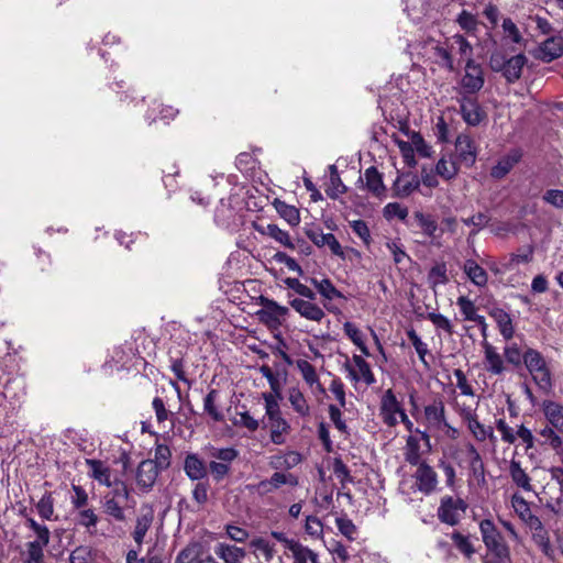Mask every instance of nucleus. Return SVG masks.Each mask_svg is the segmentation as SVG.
Instances as JSON below:
<instances>
[{"instance_id": "nucleus-56", "label": "nucleus", "mask_w": 563, "mask_h": 563, "mask_svg": "<svg viewBox=\"0 0 563 563\" xmlns=\"http://www.w3.org/2000/svg\"><path fill=\"white\" fill-rule=\"evenodd\" d=\"M459 25L467 33L474 34L477 31L478 22L474 14L463 10L456 18Z\"/></svg>"}, {"instance_id": "nucleus-40", "label": "nucleus", "mask_w": 563, "mask_h": 563, "mask_svg": "<svg viewBox=\"0 0 563 563\" xmlns=\"http://www.w3.org/2000/svg\"><path fill=\"white\" fill-rule=\"evenodd\" d=\"M433 56L435 57V62L441 66L451 71L455 69V58L451 56V52L449 51L448 41L445 45L432 44Z\"/></svg>"}, {"instance_id": "nucleus-32", "label": "nucleus", "mask_w": 563, "mask_h": 563, "mask_svg": "<svg viewBox=\"0 0 563 563\" xmlns=\"http://www.w3.org/2000/svg\"><path fill=\"white\" fill-rule=\"evenodd\" d=\"M420 180L411 174H402L398 176L394 183V190L398 197H407L418 189Z\"/></svg>"}, {"instance_id": "nucleus-34", "label": "nucleus", "mask_w": 563, "mask_h": 563, "mask_svg": "<svg viewBox=\"0 0 563 563\" xmlns=\"http://www.w3.org/2000/svg\"><path fill=\"white\" fill-rule=\"evenodd\" d=\"M463 271L468 279L478 287H485L488 282L486 271L473 260H466L463 265Z\"/></svg>"}, {"instance_id": "nucleus-10", "label": "nucleus", "mask_w": 563, "mask_h": 563, "mask_svg": "<svg viewBox=\"0 0 563 563\" xmlns=\"http://www.w3.org/2000/svg\"><path fill=\"white\" fill-rule=\"evenodd\" d=\"M484 82V73L481 65L475 63L474 59H468L465 63V73L461 79L462 95L474 96L483 88Z\"/></svg>"}, {"instance_id": "nucleus-46", "label": "nucleus", "mask_w": 563, "mask_h": 563, "mask_svg": "<svg viewBox=\"0 0 563 563\" xmlns=\"http://www.w3.org/2000/svg\"><path fill=\"white\" fill-rule=\"evenodd\" d=\"M38 516L44 520L54 519V498L51 492H45L35 505Z\"/></svg>"}, {"instance_id": "nucleus-48", "label": "nucleus", "mask_w": 563, "mask_h": 563, "mask_svg": "<svg viewBox=\"0 0 563 563\" xmlns=\"http://www.w3.org/2000/svg\"><path fill=\"white\" fill-rule=\"evenodd\" d=\"M451 540L453 541L455 548L465 556L471 558L475 553V549L473 547L470 536H465L459 531H454L451 534Z\"/></svg>"}, {"instance_id": "nucleus-37", "label": "nucleus", "mask_w": 563, "mask_h": 563, "mask_svg": "<svg viewBox=\"0 0 563 563\" xmlns=\"http://www.w3.org/2000/svg\"><path fill=\"white\" fill-rule=\"evenodd\" d=\"M344 334L358 347L364 356H369L368 347L365 344L364 333L352 322L343 324Z\"/></svg>"}, {"instance_id": "nucleus-47", "label": "nucleus", "mask_w": 563, "mask_h": 563, "mask_svg": "<svg viewBox=\"0 0 563 563\" xmlns=\"http://www.w3.org/2000/svg\"><path fill=\"white\" fill-rule=\"evenodd\" d=\"M456 303L465 320L482 323V316L477 313V308L470 298L461 296L457 298Z\"/></svg>"}, {"instance_id": "nucleus-12", "label": "nucleus", "mask_w": 563, "mask_h": 563, "mask_svg": "<svg viewBox=\"0 0 563 563\" xmlns=\"http://www.w3.org/2000/svg\"><path fill=\"white\" fill-rule=\"evenodd\" d=\"M423 417L430 430H443L449 427L445 418V406L441 398L434 399L423 409Z\"/></svg>"}, {"instance_id": "nucleus-49", "label": "nucleus", "mask_w": 563, "mask_h": 563, "mask_svg": "<svg viewBox=\"0 0 563 563\" xmlns=\"http://www.w3.org/2000/svg\"><path fill=\"white\" fill-rule=\"evenodd\" d=\"M124 505L125 503L123 501L115 500L107 496L103 497L104 512L118 521H123L125 519L123 510Z\"/></svg>"}, {"instance_id": "nucleus-13", "label": "nucleus", "mask_w": 563, "mask_h": 563, "mask_svg": "<svg viewBox=\"0 0 563 563\" xmlns=\"http://www.w3.org/2000/svg\"><path fill=\"white\" fill-rule=\"evenodd\" d=\"M417 470L413 474L417 489L424 495H430L437 489L438 486V475L435 471L426 462L419 465H416Z\"/></svg>"}, {"instance_id": "nucleus-30", "label": "nucleus", "mask_w": 563, "mask_h": 563, "mask_svg": "<svg viewBox=\"0 0 563 563\" xmlns=\"http://www.w3.org/2000/svg\"><path fill=\"white\" fill-rule=\"evenodd\" d=\"M184 471L192 481L202 479L207 475V467L203 461L195 453H190L186 456Z\"/></svg>"}, {"instance_id": "nucleus-64", "label": "nucleus", "mask_w": 563, "mask_h": 563, "mask_svg": "<svg viewBox=\"0 0 563 563\" xmlns=\"http://www.w3.org/2000/svg\"><path fill=\"white\" fill-rule=\"evenodd\" d=\"M542 199L554 208L563 209V190L549 189L543 194Z\"/></svg>"}, {"instance_id": "nucleus-36", "label": "nucleus", "mask_w": 563, "mask_h": 563, "mask_svg": "<svg viewBox=\"0 0 563 563\" xmlns=\"http://www.w3.org/2000/svg\"><path fill=\"white\" fill-rule=\"evenodd\" d=\"M509 474L512 482L525 492H530L532 489L530 477L521 467L520 462L516 460H511L509 464Z\"/></svg>"}, {"instance_id": "nucleus-62", "label": "nucleus", "mask_w": 563, "mask_h": 563, "mask_svg": "<svg viewBox=\"0 0 563 563\" xmlns=\"http://www.w3.org/2000/svg\"><path fill=\"white\" fill-rule=\"evenodd\" d=\"M78 523L82 527H86L87 529H90L92 527L97 526L98 522V516L95 514L93 509L91 508H81L78 509Z\"/></svg>"}, {"instance_id": "nucleus-27", "label": "nucleus", "mask_w": 563, "mask_h": 563, "mask_svg": "<svg viewBox=\"0 0 563 563\" xmlns=\"http://www.w3.org/2000/svg\"><path fill=\"white\" fill-rule=\"evenodd\" d=\"M542 409L549 423L563 433V406L555 401L545 400L542 404Z\"/></svg>"}, {"instance_id": "nucleus-22", "label": "nucleus", "mask_w": 563, "mask_h": 563, "mask_svg": "<svg viewBox=\"0 0 563 563\" xmlns=\"http://www.w3.org/2000/svg\"><path fill=\"white\" fill-rule=\"evenodd\" d=\"M489 316L496 322L501 336L506 341L511 340L515 334V327L510 314L504 309L495 307L489 310Z\"/></svg>"}, {"instance_id": "nucleus-16", "label": "nucleus", "mask_w": 563, "mask_h": 563, "mask_svg": "<svg viewBox=\"0 0 563 563\" xmlns=\"http://www.w3.org/2000/svg\"><path fill=\"white\" fill-rule=\"evenodd\" d=\"M159 470L152 460L142 461L136 470V485L143 492H148L155 484Z\"/></svg>"}, {"instance_id": "nucleus-29", "label": "nucleus", "mask_w": 563, "mask_h": 563, "mask_svg": "<svg viewBox=\"0 0 563 563\" xmlns=\"http://www.w3.org/2000/svg\"><path fill=\"white\" fill-rule=\"evenodd\" d=\"M563 54V40L560 37H550L545 40L539 48V57L543 62H552Z\"/></svg>"}, {"instance_id": "nucleus-44", "label": "nucleus", "mask_w": 563, "mask_h": 563, "mask_svg": "<svg viewBox=\"0 0 563 563\" xmlns=\"http://www.w3.org/2000/svg\"><path fill=\"white\" fill-rule=\"evenodd\" d=\"M218 399L219 391L211 389L203 399V409L214 421H222L224 416L217 406Z\"/></svg>"}, {"instance_id": "nucleus-43", "label": "nucleus", "mask_w": 563, "mask_h": 563, "mask_svg": "<svg viewBox=\"0 0 563 563\" xmlns=\"http://www.w3.org/2000/svg\"><path fill=\"white\" fill-rule=\"evenodd\" d=\"M46 545L37 542H27L25 550L22 552L24 563H44V548Z\"/></svg>"}, {"instance_id": "nucleus-51", "label": "nucleus", "mask_w": 563, "mask_h": 563, "mask_svg": "<svg viewBox=\"0 0 563 563\" xmlns=\"http://www.w3.org/2000/svg\"><path fill=\"white\" fill-rule=\"evenodd\" d=\"M435 172H437V175L449 180L456 176V174L459 172V167H457L455 161L446 159L445 157H442L441 159H439V162L435 165Z\"/></svg>"}, {"instance_id": "nucleus-26", "label": "nucleus", "mask_w": 563, "mask_h": 563, "mask_svg": "<svg viewBox=\"0 0 563 563\" xmlns=\"http://www.w3.org/2000/svg\"><path fill=\"white\" fill-rule=\"evenodd\" d=\"M296 367L300 372L302 379L310 388L316 389L319 393H324V388L320 383L319 375L310 362L303 358L297 360Z\"/></svg>"}, {"instance_id": "nucleus-8", "label": "nucleus", "mask_w": 563, "mask_h": 563, "mask_svg": "<svg viewBox=\"0 0 563 563\" xmlns=\"http://www.w3.org/2000/svg\"><path fill=\"white\" fill-rule=\"evenodd\" d=\"M401 412H405V410L394 391L391 389L385 390L379 405V416L383 422L388 427L397 426Z\"/></svg>"}, {"instance_id": "nucleus-11", "label": "nucleus", "mask_w": 563, "mask_h": 563, "mask_svg": "<svg viewBox=\"0 0 563 563\" xmlns=\"http://www.w3.org/2000/svg\"><path fill=\"white\" fill-rule=\"evenodd\" d=\"M461 416L464 421L467 423V428L472 435L479 442H484L486 440H490L493 442L496 441V437L494 434V429L489 426H485L477 419L476 413L470 407L462 408Z\"/></svg>"}, {"instance_id": "nucleus-28", "label": "nucleus", "mask_w": 563, "mask_h": 563, "mask_svg": "<svg viewBox=\"0 0 563 563\" xmlns=\"http://www.w3.org/2000/svg\"><path fill=\"white\" fill-rule=\"evenodd\" d=\"M214 553L224 563H240L246 555L242 548L222 542L214 547Z\"/></svg>"}, {"instance_id": "nucleus-42", "label": "nucleus", "mask_w": 563, "mask_h": 563, "mask_svg": "<svg viewBox=\"0 0 563 563\" xmlns=\"http://www.w3.org/2000/svg\"><path fill=\"white\" fill-rule=\"evenodd\" d=\"M274 206L278 214L285 219L290 225L296 227L300 222V216L297 208L287 205L286 202L276 199Z\"/></svg>"}, {"instance_id": "nucleus-21", "label": "nucleus", "mask_w": 563, "mask_h": 563, "mask_svg": "<svg viewBox=\"0 0 563 563\" xmlns=\"http://www.w3.org/2000/svg\"><path fill=\"white\" fill-rule=\"evenodd\" d=\"M449 51L451 52V56H459V64L461 62L465 63L468 59H473V47L468 43V41L461 34H455L448 38Z\"/></svg>"}, {"instance_id": "nucleus-33", "label": "nucleus", "mask_w": 563, "mask_h": 563, "mask_svg": "<svg viewBox=\"0 0 563 563\" xmlns=\"http://www.w3.org/2000/svg\"><path fill=\"white\" fill-rule=\"evenodd\" d=\"M301 462V455L296 451H288L272 456L269 465L274 470H291Z\"/></svg>"}, {"instance_id": "nucleus-25", "label": "nucleus", "mask_w": 563, "mask_h": 563, "mask_svg": "<svg viewBox=\"0 0 563 563\" xmlns=\"http://www.w3.org/2000/svg\"><path fill=\"white\" fill-rule=\"evenodd\" d=\"M88 466V474L96 479L99 484L107 487L112 486L111 470L102 461L88 459L86 460Z\"/></svg>"}, {"instance_id": "nucleus-15", "label": "nucleus", "mask_w": 563, "mask_h": 563, "mask_svg": "<svg viewBox=\"0 0 563 563\" xmlns=\"http://www.w3.org/2000/svg\"><path fill=\"white\" fill-rule=\"evenodd\" d=\"M253 229L258 232L263 236H267L276 241L278 244L283 245L287 249H294L295 244L289 235V233L285 230H282L277 224L274 223H263V222H253Z\"/></svg>"}, {"instance_id": "nucleus-53", "label": "nucleus", "mask_w": 563, "mask_h": 563, "mask_svg": "<svg viewBox=\"0 0 563 563\" xmlns=\"http://www.w3.org/2000/svg\"><path fill=\"white\" fill-rule=\"evenodd\" d=\"M407 336H408L409 341L411 342V344L413 345V347L419 356V360L423 363V365L426 367H428L429 364L426 360V356L429 353V349H428L427 343H424L421 340V338L418 335V333L413 329L407 330Z\"/></svg>"}, {"instance_id": "nucleus-57", "label": "nucleus", "mask_w": 563, "mask_h": 563, "mask_svg": "<svg viewBox=\"0 0 563 563\" xmlns=\"http://www.w3.org/2000/svg\"><path fill=\"white\" fill-rule=\"evenodd\" d=\"M429 283L435 287L448 283L446 266L444 263L434 265L428 274Z\"/></svg>"}, {"instance_id": "nucleus-9", "label": "nucleus", "mask_w": 563, "mask_h": 563, "mask_svg": "<svg viewBox=\"0 0 563 563\" xmlns=\"http://www.w3.org/2000/svg\"><path fill=\"white\" fill-rule=\"evenodd\" d=\"M288 313L289 309L287 307L280 306L274 300L265 299L257 316L263 323L269 328L276 329L283 324Z\"/></svg>"}, {"instance_id": "nucleus-20", "label": "nucleus", "mask_w": 563, "mask_h": 563, "mask_svg": "<svg viewBox=\"0 0 563 563\" xmlns=\"http://www.w3.org/2000/svg\"><path fill=\"white\" fill-rule=\"evenodd\" d=\"M486 371L492 375H501L506 371L505 361L497 349L488 341L482 343Z\"/></svg>"}, {"instance_id": "nucleus-39", "label": "nucleus", "mask_w": 563, "mask_h": 563, "mask_svg": "<svg viewBox=\"0 0 563 563\" xmlns=\"http://www.w3.org/2000/svg\"><path fill=\"white\" fill-rule=\"evenodd\" d=\"M289 551L292 553L294 563H319L318 554L298 541L291 544Z\"/></svg>"}, {"instance_id": "nucleus-18", "label": "nucleus", "mask_w": 563, "mask_h": 563, "mask_svg": "<svg viewBox=\"0 0 563 563\" xmlns=\"http://www.w3.org/2000/svg\"><path fill=\"white\" fill-rule=\"evenodd\" d=\"M313 301L314 300L294 298L289 301V305L300 317L310 321L320 322L325 317V313L323 309Z\"/></svg>"}, {"instance_id": "nucleus-60", "label": "nucleus", "mask_w": 563, "mask_h": 563, "mask_svg": "<svg viewBox=\"0 0 563 563\" xmlns=\"http://www.w3.org/2000/svg\"><path fill=\"white\" fill-rule=\"evenodd\" d=\"M339 531L349 540H354L356 536V527L347 517H339L335 519Z\"/></svg>"}, {"instance_id": "nucleus-3", "label": "nucleus", "mask_w": 563, "mask_h": 563, "mask_svg": "<svg viewBox=\"0 0 563 563\" xmlns=\"http://www.w3.org/2000/svg\"><path fill=\"white\" fill-rule=\"evenodd\" d=\"M523 364L540 389L549 390L551 388V373L544 357L539 351L527 349L523 352Z\"/></svg>"}, {"instance_id": "nucleus-31", "label": "nucleus", "mask_w": 563, "mask_h": 563, "mask_svg": "<svg viewBox=\"0 0 563 563\" xmlns=\"http://www.w3.org/2000/svg\"><path fill=\"white\" fill-rule=\"evenodd\" d=\"M310 283L316 287L320 296L325 301L334 299H345L344 295L335 288L333 283L329 278L318 279L316 277L310 278Z\"/></svg>"}, {"instance_id": "nucleus-23", "label": "nucleus", "mask_w": 563, "mask_h": 563, "mask_svg": "<svg viewBox=\"0 0 563 563\" xmlns=\"http://www.w3.org/2000/svg\"><path fill=\"white\" fill-rule=\"evenodd\" d=\"M283 485L297 486L298 478L290 473L275 472L269 479L258 483V489L271 493Z\"/></svg>"}, {"instance_id": "nucleus-50", "label": "nucleus", "mask_w": 563, "mask_h": 563, "mask_svg": "<svg viewBox=\"0 0 563 563\" xmlns=\"http://www.w3.org/2000/svg\"><path fill=\"white\" fill-rule=\"evenodd\" d=\"M250 545L255 550L263 554L265 561L269 562L275 556V544L271 543L267 539L263 537L254 538Z\"/></svg>"}, {"instance_id": "nucleus-2", "label": "nucleus", "mask_w": 563, "mask_h": 563, "mask_svg": "<svg viewBox=\"0 0 563 563\" xmlns=\"http://www.w3.org/2000/svg\"><path fill=\"white\" fill-rule=\"evenodd\" d=\"M528 58L523 54H518L506 58L500 52H495L489 57V67L495 73H501L509 84H514L521 77L522 69Z\"/></svg>"}, {"instance_id": "nucleus-59", "label": "nucleus", "mask_w": 563, "mask_h": 563, "mask_svg": "<svg viewBox=\"0 0 563 563\" xmlns=\"http://www.w3.org/2000/svg\"><path fill=\"white\" fill-rule=\"evenodd\" d=\"M305 531L310 537L320 539L323 536L322 522L314 516H308L306 519Z\"/></svg>"}, {"instance_id": "nucleus-24", "label": "nucleus", "mask_w": 563, "mask_h": 563, "mask_svg": "<svg viewBox=\"0 0 563 563\" xmlns=\"http://www.w3.org/2000/svg\"><path fill=\"white\" fill-rule=\"evenodd\" d=\"M154 520V512L151 508L143 509L141 515L136 518L135 528L132 533L139 550L141 549L144 538L152 527Z\"/></svg>"}, {"instance_id": "nucleus-54", "label": "nucleus", "mask_w": 563, "mask_h": 563, "mask_svg": "<svg viewBox=\"0 0 563 563\" xmlns=\"http://www.w3.org/2000/svg\"><path fill=\"white\" fill-rule=\"evenodd\" d=\"M504 356L506 362L515 367H520L523 362V352H521L517 343L505 345Z\"/></svg>"}, {"instance_id": "nucleus-61", "label": "nucleus", "mask_w": 563, "mask_h": 563, "mask_svg": "<svg viewBox=\"0 0 563 563\" xmlns=\"http://www.w3.org/2000/svg\"><path fill=\"white\" fill-rule=\"evenodd\" d=\"M73 495L70 496V503L75 509L85 508L88 505V494L79 485H73Z\"/></svg>"}, {"instance_id": "nucleus-19", "label": "nucleus", "mask_w": 563, "mask_h": 563, "mask_svg": "<svg viewBox=\"0 0 563 563\" xmlns=\"http://www.w3.org/2000/svg\"><path fill=\"white\" fill-rule=\"evenodd\" d=\"M360 181L364 184V187L368 192L377 198H382L386 194V187L383 183V175L374 166L365 169L363 176L360 177Z\"/></svg>"}, {"instance_id": "nucleus-41", "label": "nucleus", "mask_w": 563, "mask_h": 563, "mask_svg": "<svg viewBox=\"0 0 563 563\" xmlns=\"http://www.w3.org/2000/svg\"><path fill=\"white\" fill-rule=\"evenodd\" d=\"M413 218H415L417 224L422 230V233L427 238L432 239L435 236V232L438 230V223L431 214L423 213L421 211H416L413 213Z\"/></svg>"}, {"instance_id": "nucleus-5", "label": "nucleus", "mask_w": 563, "mask_h": 563, "mask_svg": "<svg viewBox=\"0 0 563 563\" xmlns=\"http://www.w3.org/2000/svg\"><path fill=\"white\" fill-rule=\"evenodd\" d=\"M343 368L347 373L346 377L354 384L362 382L371 386L376 382L371 365L362 355L354 354L352 357L345 355Z\"/></svg>"}, {"instance_id": "nucleus-7", "label": "nucleus", "mask_w": 563, "mask_h": 563, "mask_svg": "<svg viewBox=\"0 0 563 563\" xmlns=\"http://www.w3.org/2000/svg\"><path fill=\"white\" fill-rule=\"evenodd\" d=\"M466 508L467 505L463 499L444 496L441 498L440 506L438 508V518L441 522L455 526L460 521L461 516Z\"/></svg>"}, {"instance_id": "nucleus-52", "label": "nucleus", "mask_w": 563, "mask_h": 563, "mask_svg": "<svg viewBox=\"0 0 563 563\" xmlns=\"http://www.w3.org/2000/svg\"><path fill=\"white\" fill-rule=\"evenodd\" d=\"M405 10L413 22H418L427 14L428 4L426 0H407Z\"/></svg>"}, {"instance_id": "nucleus-55", "label": "nucleus", "mask_w": 563, "mask_h": 563, "mask_svg": "<svg viewBox=\"0 0 563 563\" xmlns=\"http://www.w3.org/2000/svg\"><path fill=\"white\" fill-rule=\"evenodd\" d=\"M172 452L165 444H157L154 452V462L159 471L165 470L170 464Z\"/></svg>"}, {"instance_id": "nucleus-14", "label": "nucleus", "mask_w": 563, "mask_h": 563, "mask_svg": "<svg viewBox=\"0 0 563 563\" xmlns=\"http://www.w3.org/2000/svg\"><path fill=\"white\" fill-rule=\"evenodd\" d=\"M455 152L457 161L466 167H471L476 162V146L473 139L467 134H460L456 137Z\"/></svg>"}, {"instance_id": "nucleus-63", "label": "nucleus", "mask_w": 563, "mask_h": 563, "mask_svg": "<svg viewBox=\"0 0 563 563\" xmlns=\"http://www.w3.org/2000/svg\"><path fill=\"white\" fill-rule=\"evenodd\" d=\"M199 554V545L197 543L188 544L176 556V563H192Z\"/></svg>"}, {"instance_id": "nucleus-35", "label": "nucleus", "mask_w": 563, "mask_h": 563, "mask_svg": "<svg viewBox=\"0 0 563 563\" xmlns=\"http://www.w3.org/2000/svg\"><path fill=\"white\" fill-rule=\"evenodd\" d=\"M288 401L300 417H308L310 415V406L299 388L292 387L288 390Z\"/></svg>"}, {"instance_id": "nucleus-38", "label": "nucleus", "mask_w": 563, "mask_h": 563, "mask_svg": "<svg viewBox=\"0 0 563 563\" xmlns=\"http://www.w3.org/2000/svg\"><path fill=\"white\" fill-rule=\"evenodd\" d=\"M534 521L537 522V527L534 528L533 532V541L540 548L542 553L547 555L548 558L552 559L554 554V550L551 545L548 532L542 527L540 520L538 518H534Z\"/></svg>"}, {"instance_id": "nucleus-6", "label": "nucleus", "mask_w": 563, "mask_h": 563, "mask_svg": "<svg viewBox=\"0 0 563 563\" xmlns=\"http://www.w3.org/2000/svg\"><path fill=\"white\" fill-rule=\"evenodd\" d=\"M460 114L468 126H478L487 120V113L479 104L477 98L472 95H461L457 98Z\"/></svg>"}, {"instance_id": "nucleus-1", "label": "nucleus", "mask_w": 563, "mask_h": 563, "mask_svg": "<svg viewBox=\"0 0 563 563\" xmlns=\"http://www.w3.org/2000/svg\"><path fill=\"white\" fill-rule=\"evenodd\" d=\"M265 415L262 419L263 428L269 430V438L274 444H284L286 434L290 431V424L283 417L279 400L275 395H262Z\"/></svg>"}, {"instance_id": "nucleus-58", "label": "nucleus", "mask_w": 563, "mask_h": 563, "mask_svg": "<svg viewBox=\"0 0 563 563\" xmlns=\"http://www.w3.org/2000/svg\"><path fill=\"white\" fill-rule=\"evenodd\" d=\"M428 320L438 329L444 331L446 334L453 333L452 322L443 314L437 312H429Z\"/></svg>"}, {"instance_id": "nucleus-45", "label": "nucleus", "mask_w": 563, "mask_h": 563, "mask_svg": "<svg viewBox=\"0 0 563 563\" xmlns=\"http://www.w3.org/2000/svg\"><path fill=\"white\" fill-rule=\"evenodd\" d=\"M405 459L411 465L421 464L420 455V439L415 435H409L405 446Z\"/></svg>"}, {"instance_id": "nucleus-4", "label": "nucleus", "mask_w": 563, "mask_h": 563, "mask_svg": "<svg viewBox=\"0 0 563 563\" xmlns=\"http://www.w3.org/2000/svg\"><path fill=\"white\" fill-rule=\"evenodd\" d=\"M479 530L490 555L497 558L498 563H509V550L494 522L489 519L482 520L479 523Z\"/></svg>"}, {"instance_id": "nucleus-17", "label": "nucleus", "mask_w": 563, "mask_h": 563, "mask_svg": "<svg viewBox=\"0 0 563 563\" xmlns=\"http://www.w3.org/2000/svg\"><path fill=\"white\" fill-rule=\"evenodd\" d=\"M522 153L518 148L510 150L506 155L501 156L490 169V176L494 179H503L512 168L521 161Z\"/></svg>"}]
</instances>
